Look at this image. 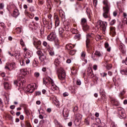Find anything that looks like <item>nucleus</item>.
<instances>
[{
	"mask_svg": "<svg viewBox=\"0 0 127 127\" xmlns=\"http://www.w3.org/2000/svg\"><path fill=\"white\" fill-rule=\"evenodd\" d=\"M103 3L105 4V6L103 7L104 12L103 15L105 18H107L108 16V14L109 13V5H108V0H104Z\"/></svg>",
	"mask_w": 127,
	"mask_h": 127,
	"instance_id": "1",
	"label": "nucleus"
},
{
	"mask_svg": "<svg viewBox=\"0 0 127 127\" xmlns=\"http://www.w3.org/2000/svg\"><path fill=\"white\" fill-rule=\"evenodd\" d=\"M96 27L98 29L100 28L101 30H103V31H105L107 27V22L102 20H99L97 22Z\"/></svg>",
	"mask_w": 127,
	"mask_h": 127,
	"instance_id": "2",
	"label": "nucleus"
},
{
	"mask_svg": "<svg viewBox=\"0 0 127 127\" xmlns=\"http://www.w3.org/2000/svg\"><path fill=\"white\" fill-rule=\"evenodd\" d=\"M47 39L49 41H54L55 42H59V40L57 38L56 33L53 32L51 34L49 35L47 37Z\"/></svg>",
	"mask_w": 127,
	"mask_h": 127,
	"instance_id": "3",
	"label": "nucleus"
},
{
	"mask_svg": "<svg viewBox=\"0 0 127 127\" xmlns=\"http://www.w3.org/2000/svg\"><path fill=\"white\" fill-rule=\"evenodd\" d=\"M25 82V79L22 77H19L17 80L14 81V85L19 87V88H22L23 83Z\"/></svg>",
	"mask_w": 127,
	"mask_h": 127,
	"instance_id": "4",
	"label": "nucleus"
},
{
	"mask_svg": "<svg viewBox=\"0 0 127 127\" xmlns=\"http://www.w3.org/2000/svg\"><path fill=\"white\" fill-rule=\"evenodd\" d=\"M58 74L59 79L60 80H64L65 77H66V74L65 73V71L63 68L61 67L58 70Z\"/></svg>",
	"mask_w": 127,
	"mask_h": 127,
	"instance_id": "5",
	"label": "nucleus"
},
{
	"mask_svg": "<svg viewBox=\"0 0 127 127\" xmlns=\"http://www.w3.org/2000/svg\"><path fill=\"white\" fill-rule=\"evenodd\" d=\"M37 88V86H36V84L33 83L31 84H29L28 85L26 91L27 92L29 93H33L34 91L35 90V89Z\"/></svg>",
	"mask_w": 127,
	"mask_h": 127,
	"instance_id": "6",
	"label": "nucleus"
},
{
	"mask_svg": "<svg viewBox=\"0 0 127 127\" xmlns=\"http://www.w3.org/2000/svg\"><path fill=\"white\" fill-rule=\"evenodd\" d=\"M24 51V57L27 59H29L32 56V54L30 53L29 50L26 48V47L22 48Z\"/></svg>",
	"mask_w": 127,
	"mask_h": 127,
	"instance_id": "7",
	"label": "nucleus"
},
{
	"mask_svg": "<svg viewBox=\"0 0 127 127\" xmlns=\"http://www.w3.org/2000/svg\"><path fill=\"white\" fill-rule=\"evenodd\" d=\"M14 68H15V63H8L5 66V69H7L8 70H9V71H11V70H13Z\"/></svg>",
	"mask_w": 127,
	"mask_h": 127,
	"instance_id": "8",
	"label": "nucleus"
},
{
	"mask_svg": "<svg viewBox=\"0 0 127 127\" xmlns=\"http://www.w3.org/2000/svg\"><path fill=\"white\" fill-rule=\"evenodd\" d=\"M43 82L44 84L46 85H50V84H53L54 83V81H53V79H52V78H51V77H49L44 79Z\"/></svg>",
	"mask_w": 127,
	"mask_h": 127,
	"instance_id": "9",
	"label": "nucleus"
},
{
	"mask_svg": "<svg viewBox=\"0 0 127 127\" xmlns=\"http://www.w3.org/2000/svg\"><path fill=\"white\" fill-rule=\"evenodd\" d=\"M93 37V34H88L86 35V48H89L90 45V40Z\"/></svg>",
	"mask_w": 127,
	"mask_h": 127,
	"instance_id": "10",
	"label": "nucleus"
},
{
	"mask_svg": "<svg viewBox=\"0 0 127 127\" xmlns=\"http://www.w3.org/2000/svg\"><path fill=\"white\" fill-rule=\"evenodd\" d=\"M86 58V54L85 52H82L81 55V59L82 60V66H84V65H85V64H87L88 61L87 60H85Z\"/></svg>",
	"mask_w": 127,
	"mask_h": 127,
	"instance_id": "11",
	"label": "nucleus"
},
{
	"mask_svg": "<svg viewBox=\"0 0 127 127\" xmlns=\"http://www.w3.org/2000/svg\"><path fill=\"white\" fill-rule=\"evenodd\" d=\"M33 44L35 47L36 48V49H37V50H41V47H40L41 45V41H35L33 43Z\"/></svg>",
	"mask_w": 127,
	"mask_h": 127,
	"instance_id": "12",
	"label": "nucleus"
},
{
	"mask_svg": "<svg viewBox=\"0 0 127 127\" xmlns=\"http://www.w3.org/2000/svg\"><path fill=\"white\" fill-rule=\"evenodd\" d=\"M81 121H82V115L80 114H77L74 123L75 124V125H78L77 123H80Z\"/></svg>",
	"mask_w": 127,
	"mask_h": 127,
	"instance_id": "13",
	"label": "nucleus"
},
{
	"mask_svg": "<svg viewBox=\"0 0 127 127\" xmlns=\"http://www.w3.org/2000/svg\"><path fill=\"white\" fill-rule=\"evenodd\" d=\"M63 115L64 118V119L67 120V118L69 117V111L67 110V109H64L63 113Z\"/></svg>",
	"mask_w": 127,
	"mask_h": 127,
	"instance_id": "14",
	"label": "nucleus"
},
{
	"mask_svg": "<svg viewBox=\"0 0 127 127\" xmlns=\"http://www.w3.org/2000/svg\"><path fill=\"white\" fill-rule=\"evenodd\" d=\"M37 23H35L34 22H32L29 24V27L32 29H36L37 28Z\"/></svg>",
	"mask_w": 127,
	"mask_h": 127,
	"instance_id": "15",
	"label": "nucleus"
},
{
	"mask_svg": "<svg viewBox=\"0 0 127 127\" xmlns=\"http://www.w3.org/2000/svg\"><path fill=\"white\" fill-rule=\"evenodd\" d=\"M59 34L60 37L63 38L64 37V29L63 27H60L59 28Z\"/></svg>",
	"mask_w": 127,
	"mask_h": 127,
	"instance_id": "16",
	"label": "nucleus"
},
{
	"mask_svg": "<svg viewBox=\"0 0 127 127\" xmlns=\"http://www.w3.org/2000/svg\"><path fill=\"white\" fill-rule=\"evenodd\" d=\"M47 48L51 56H53V55H54V50H53V48H52V47H50V46H48L47 47Z\"/></svg>",
	"mask_w": 127,
	"mask_h": 127,
	"instance_id": "17",
	"label": "nucleus"
},
{
	"mask_svg": "<svg viewBox=\"0 0 127 127\" xmlns=\"http://www.w3.org/2000/svg\"><path fill=\"white\" fill-rule=\"evenodd\" d=\"M3 84L5 90H10V89H11V85L8 82H4Z\"/></svg>",
	"mask_w": 127,
	"mask_h": 127,
	"instance_id": "18",
	"label": "nucleus"
},
{
	"mask_svg": "<svg viewBox=\"0 0 127 127\" xmlns=\"http://www.w3.org/2000/svg\"><path fill=\"white\" fill-rule=\"evenodd\" d=\"M19 73L21 74V75H23V76H25V75H27V74L29 73L28 71H27V69H22L20 70Z\"/></svg>",
	"mask_w": 127,
	"mask_h": 127,
	"instance_id": "19",
	"label": "nucleus"
},
{
	"mask_svg": "<svg viewBox=\"0 0 127 127\" xmlns=\"http://www.w3.org/2000/svg\"><path fill=\"white\" fill-rule=\"evenodd\" d=\"M119 49L121 50L122 53H123V54L126 53V47H125V45L121 44L119 46Z\"/></svg>",
	"mask_w": 127,
	"mask_h": 127,
	"instance_id": "20",
	"label": "nucleus"
},
{
	"mask_svg": "<svg viewBox=\"0 0 127 127\" xmlns=\"http://www.w3.org/2000/svg\"><path fill=\"white\" fill-rule=\"evenodd\" d=\"M88 75L90 77V78H93L94 77V73H93V70H92V68H88Z\"/></svg>",
	"mask_w": 127,
	"mask_h": 127,
	"instance_id": "21",
	"label": "nucleus"
},
{
	"mask_svg": "<svg viewBox=\"0 0 127 127\" xmlns=\"http://www.w3.org/2000/svg\"><path fill=\"white\" fill-rule=\"evenodd\" d=\"M120 72L122 75H127V68L122 67Z\"/></svg>",
	"mask_w": 127,
	"mask_h": 127,
	"instance_id": "22",
	"label": "nucleus"
},
{
	"mask_svg": "<svg viewBox=\"0 0 127 127\" xmlns=\"http://www.w3.org/2000/svg\"><path fill=\"white\" fill-rule=\"evenodd\" d=\"M19 15V12L17 9H15L14 10L13 12V16L14 17H17Z\"/></svg>",
	"mask_w": 127,
	"mask_h": 127,
	"instance_id": "23",
	"label": "nucleus"
},
{
	"mask_svg": "<svg viewBox=\"0 0 127 127\" xmlns=\"http://www.w3.org/2000/svg\"><path fill=\"white\" fill-rule=\"evenodd\" d=\"M55 26L57 27V26H59V24H60V21L59 20V18L58 17H56L55 19Z\"/></svg>",
	"mask_w": 127,
	"mask_h": 127,
	"instance_id": "24",
	"label": "nucleus"
},
{
	"mask_svg": "<svg viewBox=\"0 0 127 127\" xmlns=\"http://www.w3.org/2000/svg\"><path fill=\"white\" fill-rule=\"evenodd\" d=\"M81 24L82 26L87 24V19L85 18H83L81 19Z\"/></svg>",
	"mask_w": 127,
	"mask_h": 127,
	"instance_id": "25",
	"label": "nucleus"
},
{
	"mask_svg": "<svg viewBox=\"0 0 127 127\" xmlns=\"http://www.w3.org/2000/svg\"><path fill=\"white\" fill-rule=\"evenodd\" d=\"M51 85H52L51 89L52 90V91H56V90L58 89V87H57V86L54 84V82L53 84H51Z\"/></svg>",
	"mask_w": 127,
	"mask_h": 127,
	"instance_id": "26",
	"label": "nucleus"
},
{
	"mask_svg": "<svg viewBox=\"0 0 127 127\" xmlns=\"http://www.w3.org/2000/svg\"><path fill=\"white\" fill-rule=\"evenodd\" d=\"M39 59L41 61V62H43V61L46 60V55H42L39 57Z\"/></svg>",
	"mask_w": 127,
	"mask_h": 127,
	"instance_id": "27",
	"label": "nucleus"
},
{
	"mask_svg": "<svg viewBox=\"0 0 127 127\" xmlns=\"http://www.w3.org/2000/svg\"><path fill=\"white\" fill-rule=\"evenodd\" d=\"M54 64L56 67L59 66L60 64V61L58 59H56L54 61Z\"/></svg>",
	"mask_w": 127,
	"mask_h": 127,
	"instance_id": "28",
	"label": "nucleus"
},
{
	"mask_svg": "<svg viewBox=\"0 0 127 127\" xmlns=\"http://www.w3.org/2000/svg\"><path fill=\"white\" fill-rule=\"evenodd\" d=\"M82 26L83 29V31H87V30H89V26L87 25V24Z\"/></svg>",
	"mask_w": 127,
	"mask_h": 127,
	"instance_id": "29",
	"label": "nucleus"
},
{
	"mask_svg": "<svg viewBox=\"0 0 127 127\" xmlns=\"http://www.w3.org/2000/svg\"><path fill=\"white\" fill-rule=\"evenodd\" d=\"M33 65L34 67H37L38 65V61L37 59H35L33 62Z\"/></svg>",
	"mask_w": 127,
	"mask_h": 127,
	"instance_id": "30",
	"label": "nucleus"
},
{
	"mask_svg": "<svg viewBox=\"0 0 127 127\" xmlns=\"http://www.w3.org/2000/svg\"><path fill=\"white\" fill-rule=\"evenodd\" d=\"M112 103H113V105L114 106H119L120 105V103H119V102H118V101L116 100H113L112 99Z\"/></svg>",
	"mask_w": 127,
	"mask_h": 127,
	"instance_id": "31",
	"label": "nucleus"
},
{
	"mask_svg": "<svg viewBox=\"0 0 127 127\" xmlns=\"http://www.w3.org/2000/svg\"><path fill=\"white\" fill-rule=\"evenodd\" d=\"M95 55H97V56H99V57H101V56H103V53H101L99 51H96L95 52Z\"/></svg>",
	"mask_w": 127,
	"mask_h": 127,
	"instance_id": "32",
	"label": "nucleus"
},
{
	"mask_svg": "<svg viewBox=\"0 0 127 127\" xmlns=\"http://www.w3.org/2000/svg\"><path fill=\"white\" fill-rule=\"evenodd\" d=\"M14 57H15L16 59H19V57H20V53L19 52L15 53L14 55Z\"/></svg>",
	"mask_w": 127,
	"mask_h": 127,
	"instance_id": "33",
	"label": "nucleus"
},
{
	"mask_svg": "<svg viewBox=\"0 0 127 127\" xmlns=\"http://www.w3.org/2000/svg\"><path fill=\"white\" fill-rule=\"evenodd\" d=\"M20 44L21 45L22 47H25V44L24 43V42L22 39L20 40Z\"/></svg>",
	"mask_w": 127,
	"mask_h": 127,
	"instance_id": "34",
	"label": "nucleus"
},
{
	"mask_svg": "<svg viewBox=\"0 0 127 127\" xmlns=\"http://www.w3.org/2000/svg\"><path fill=\"white\" fill-rule=\"evenodd\" d=\"M52 28V21H50L48 25V29H51Z\"/></svg>",
	"mask_w": 127,
	"mask_h": 127,
	"instance_id": "35",
	"label": "nucleus"
},
{
	"mask_svg": "<svg viewBox=\"0 0 127 127\" xmlns=\"http://www.w3.org/2000/svg\"><path fill=\"white\" fill-rule=\"evenodd\" d=\"M20 64L21 66H24L25 65V61L23 59H22L20 61Z\"/></svg>",
	"mask_w": 127,
	"mask_h": 127,
	"instance_id": "36",
	"label": "nucleus"
},
{
	"mask_svg": "<svg viewBox=\"0 0 127 127\" xmlns=\"http://www.w3.org/2000/svg\"><path fill=\"white\" fill-rule=\"evenodd\" d=\"M22 31V29L19 27L16 28V32L17 33L19 34Z\"/></svg>",
	"mask_w": 127,
	"mask_h": 127,
	"instance_id": "37",
	"label": "nucleus"
},
{
	"mask_svg": "<svg viewBox=\"0 0 127 127\" xmlns=\"http://www.w3.org/2000/svg\"><path fill=\"white\" fill-rule=\"evenodd\" d=\"M71 73L72 74V75H75L77 73V70H76V69H75V68H73L71 70Z\"/></svg>",
	"mask_w": 127,
	"mask_h": 127,
	"instance_id": "38",
	"label": "nucleus"
},
{
	"mask_svg": "<svg viewBox=\"0 0 127 127\" xmlns=\"http://www.w3.org/2000/svg\"><path fill=\"white\" fill-rule=\"evenodd\" d=\"M112 36H115L116 35V28L112 27Z\"/></svg>",
	"mask_w": 127,
	"mask_h": 127,
	"instance_id": "39",
	"label": "nucleus"
},
{
	"mask_svg": "<svg viewBox=\"0 0 127 127\" xmlns=\"http://www.w3.org/2000/svg\"><path fill=\"white\" fill-rule=\"evenodd\" d=\"M118 28L119 29H123L124 28V24L120 23L118 25Z\"/></svg>",
	"mask_w": 127,
	"mask_h": 127,
	"instance_id": "40",
	"label": "nucleus"
},
{
	"mask_svg": "<svg viewBox=\"0 0 127 127\" xmlns=\"http://www.w3.org/2000/svg\"><path fill=\"white\" fill-rule=\"evenodd\" d=\"M85 123L87 126H89L90 125V120H89V118L85 119Z\"/></svg>",
	"mask_w": 127,
	"mask_h": 127,
	"instance_id": "41",
	"label": "nucleus"
},
{
	"mask_svg": "<svg viewBox=\"0 0 127 127\" xmlns=\"http://www.w3.org/2000/svg\"><path fill=\"white\" fill-rule=\"evenodd\" d=\"M69 53L70 55H74L76 53V51L70 50Z\"/></svg>",
	"mask_w": 127,
	"mask_h": 127,
	"instance_id": "42",
	"label": "nucleus"
},
{
	"mask_svg": "<svg viewBox=\"0 0 127 127\" xmlns=\"http://www.w3.org/2000/svg\"><path fill=\"white\" fill-rule=\"evenodd\" d=\"M59 12H60V15H62V16L64 17V12L63 11V10L61 9V10H59Z\"/></svg>",
	"mask_w": 127,
	"mask_h": 127,
	"instance_id": "43",
	"label": "nucleus"
},
{
	"mask_svg": "<svg viewBox=\"0 0 127 127\" xmlns=\"http://www.w3.org/2000/svg\"><path fill=\"white\" fill-rule=\"evenodd\" d=\"M39 76H40L39 72H36L34 73V76L36 77V78H38Z\"/></svg>",
	"mask_w": 127,
	"mask_h": 127,
	"instance_id": "44",
	"label": "nucleus"
},
{
	"mask_svg": "<svg viewBox=\"0 0 127 127\" xmlns=\"http://www.w3.org/2000/svg\"><path fill=\"white\" fill-rule=\"evenodd\" d=\"M43 45L44 46H45V47H48V46H49V45H48V44H47V42H45V41H44L43 42Z\"/></svg>",
	"mask_w": 127,
	"mask_h": 127,
	"instance_id": "45",
	"label": "nucleus"
},
{
	"mask_svg": "<svg viewBox=\"0 0 127 127\" xmlns=\"http://www.w3.org/2000/svg\"><path fill=\"white\" fill-rule=\"evenodd\" d=\"M0 108L1 109V108H3V103L1 101V99L0 98Z\"/></svg>",
	"mask_w": 127,
	"mask_h": 127,
	"instance_id": "46",
	"label": "nucleus"
},
{
	"mask_svg": "<svg viewBox=\"0 0 127 127\" xmlns=\"http://www.w3.org/2000/svg\"><path fill=\"white\" fill-rule=\"evenodd\" d=\"M54 123H55L56 126H57V127H58L59 126H60L61 125L59 123V122H58V121H57V120H55Z\"/></svg>",
	"mask_w": 127,
	"mask_h": 127,
	"instance_id": "47",
	"label": "nucleus"
},
{
	"mask_svg": "<svg viewBox=\"0 0 127 127\" xmlns=\"http://www.w3.org/2000/svg\"><path fill=\"white\" fill-rule=\"evenodd\" d=\"M66 47L67 49H71L73 48V47H72V46L70 44L66 45Z\"/></svg>",
	"mask_w": 127,
	"mask_h": 127,
	"instance_id": "48",
	"label": "nucleus"
},
{
	"mask_svg": "<svg viewBox=\"0 0 127 127\" xmlns=\"http://www.w3.org/2000/svg\"><path fill=\"white\" fill-rule=\"evenodd\" d=\"M55 43L56 48H57V49H58V48L60 47V46H59V43H58V42H55Z\"/></svg>",
	"mask_w": 127,
	"mask_h": 127,
	"instance_id": "49",
	"label": "nucleus"
},
{
	"mask_svg": "<svg viewBox=\"0 0 127 127\" xmlns=\"http://www.w3.org/2000/svg\"><path fill=\"white\" fill-rule=\"evenodd\" d=\"M28 16H29L30 18L32 19L33 18V17H34V14L33 13L29 14Z\"/></svg>",
	"mask_w": 127,
	"mask_h": 127,
	"instance_id": "50",
	"label": "nucleus"
},
{
	"mask_svg": "<svg viewBox=\"0 0 127 127\" xmlns=\"http://www.w3.org/2000/svg\"><path fill=\"white\" fill-rule=\"evenodd\" d=\"M4 4L2 3H0V9H3Z\"/></svg>",
	"mask_w": 127,
	"mask_h": 127,
	"instance_id": "51",
	"label": "nucleus"
},
{
	"mask_svg": "<svg viewBox=\"0 0 127 127\" xmlns=\"http://www.w3.org/2000/svg\"><path fill=\"white\" fill-rule=\"evenodd\" d=\"M91 58H92V59H93L94 60H95V59H96V54L95 53L94 54H92L91 55Z\"/></svg>",
	"mask_w": 127,
	"mask_h": 127,
	"instance_id": "52",
	"label": "nucleus"
},
{
	"mask_svg": "<svg viewBox=\"0 0 127 127\" xmlns=\"http://www.w3.org/2000/svg\"><path fill=\"white\" fill-rule=\"evenodd\" d=\"M98 1L97 0H93V4L95 6H97Z\"/></svg>",
	"mask_w": 127,
	"mask_h": 127,
	"instance_id": "53",
	"label": "nucleus"
},
{
	"mask_svg": "<svg viewBox=\"0 0 127 127\" xmlns=\"http://www.w3.org/2000/svg\"><path fill=\"white\" fill-rule=\"evenodd\" d=\"M112 68V64H108L107 66V69H108V70H110V69Z\"/></svg>",
	"mask_w": 127,
	"mask_h": 127,
	"instance_id": "54",
	"label": "nucleus"
},
{
	"mask_svg": "<svg viewBox=\"0 0 127 127\" xmlns=\"http://www.w3.org/2000/svg\"><path fill=\"white\" fill-rule=\"evenodd\" d=\"M36 96H41V92H40V91H36Z\"/></svg>",
	"mask_w": 127,
	"mask_h": 127,
	"instance_id": "55",
	"label": "nucleus"
},
{
	"mask_svg": "<svg viewBox=\"0 0 127 127\" xmlns=\"http://www.w3.org/2000/svg\"><path fill=\"white\" fill-rule=\"evenodd\" d=\"M76 84H77V85H78L79 86H80V85H81V80H80V79H78L76 81Z\"/></svg>",
	"mask_w": 127,
	"mask_h": 127,
	"instance_id": "56",
	"label": "nucleus"
},
{
	"mask_svg": "<svg viewBox=\"0 0 127 127\" xmlns=\"http://www.w3.org/2000/svg\"><path fill=\"white\" fill-rule=\"evenodd\" d=\"M63 95L64 97H67V96H69V93L67 92H64L63 93Z\"/></svg>",
	"mask_w": 127,
	"mask_h": 127,
	"instance_id": "57",
	"label": "nucleus"
},
{
	"mask_svg": "<svg viewBox=\"0 0 127 127\" xmlns=\"http://www.w3.org/2000/svg\"><path fill=\"white\" fill-rule=\"evenodd\" d=\"M71 93L73 94H75L76 93V90L75 89V88L73 87L71 88Z\"/></svg>",
	"mask_w": 127,
	"mask_h": 127,
	"instance_id": "58",
	"label": "nucleus"
},
{
	"mask_svg": "<svg viewBox=\"0 0 127 127\" xmlns=\"http://www.w3.org/2000/svg\"><path fill=\"white\" fill-rule=\"evenodd\" d=\"M29 11H34V7H33V6H31V7L29 8Z\"/></svg>",
	"mask_w": 127,
	"mask_h": 127,
	"instance_id": "59",
	"label": "nucleus"
},
{
	"mask_svg": "<svg viewBox=\"0 0 127 127\" xmlns=\"http://www.w3.org/2000/svg\"><path fill=\"white\" fill-rule=\"evenodd\" d=\"M98 69V65L94 64L93 65V69L96 71V70H97Z\"/></svg>",
	"mask_w": 127,
	"mask_h": 127,
	"instance_id": "60",
	"label": "nucleus"
},
{
	"mask_svg": "<svg viewBox=\"0 0 127 127\" xmlns=\"http://www.w3.org/2000/svg\"><path fill=\"white\" fill-rule=\"evenodd\" d=\"M92 127H102L98 124H93Z\"/></svg>",
	"mask_w": 127,
	"mask_h": 127,
	"instance_id": "61",
	"label": "nucleus"
},
{
	"mask_svg": "<svg viewBox=\"0 0 127 127\" xmlns=\"http://www.w3.org/2000/svg\"><path fill=\"white\" fill-rule=\"evenodd\" d=\"M117 15H118V12L117 11H114L113 12V16H117Z\"/></svg>",
	"mask_w": 127,
	"mask_h": 127,
	"instance_id": "62",
	"label": "nucleus"
},
{
	"mask_svg": "<svg viewBox=\"0 0 127 127\" xmlns=\"http://www.w3.org/2000/svg\"><path fill=\"white\" fill-rule=\"evenodd\" d=\"M24 13L25 15H27V16H28V15H29V13L28 12V11H27V10H25Z\"/></svg>",
	"mask_w": 127,
	"mask_h": 127,
	"instance_id": "63",
	"label": "nucleus"
},
{
	"mask_svg": "<svg viewBox=\"0 0 127 127\" xmlns=\"http://www.w3.org/2000/svg\"><path fill=\"white\" fill-rule=\"evenodd\" d=\"M105 48H108L109 47V43L106 42L104 44Z\"/></svg>",
	"mask_w": 127,
	"mask_h": 127,
	"instance_id": "64",
	"label": "nucleus"
}]
</instances>
